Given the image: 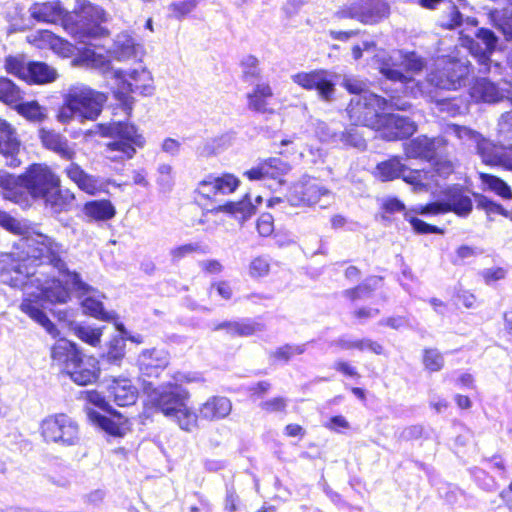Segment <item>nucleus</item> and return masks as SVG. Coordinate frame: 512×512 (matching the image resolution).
<instances>
[{
	"label": "nucleus",
	"instance_id": "nucleus-1",
	"mask_svg": "<svg viewBox=\"0 0 512 512\" xmlns=\"http://www.w3.org/2000/svg\"><path fill=\"white\" fill-rule=\"evenodd\" d=\"M0 226L20 236L16 250L0 259V282L24 291L20 305L23 313L41 325L53 337L58 330L41 309V302L66 303L71 290H86L76 273L63 261L61 244L36 230L25 220L0 213Z\"/></svg>",
	"mask_w": 512,
	"mask_h": 512
},
{
	"label": "nucleus",
	"instance_id": "nucleus-2",
	"mask_svg": "<svg viewBox=\"0 0 512 512\" xmlns=\"http://www.w3.org/2000/svg\"><path fill=\"white\" fill-rule=\"evenodd\" d=\"M32 18L48 22H62L75 39L84 41V37L96 38L105 34L106 30L101 26L105 20L102 9L90 3L82 2L77 11L67 14L58 1L35 3L29 9Z\"/></svg>",
	"mask_w": 512,
	"mask_h": 512
},
{
	"label": "nucleus",
	"instance_id": "nucleus-3",
	"mask_svg": "<svg viewBox=\"0 0 512 512\" xmlns=\"http://www.w3.org/2000/svg\"><path fill=\"white\" fill-rule=\"evenodd\" d=\"M387 102L374 93H366L357 101H352L349 115L352 120L360 122L381 133L386 140L408 137L416 131L414 122L395 114H382Z\"/></svg>",
	"mask_w": 512,
	"mask_h": 512
},
{
	"label": "nucleus",
	"instance_id": "nucleus-4",
	"mask_svg": "<svg viewBox=\"0 0 512 512\" xmlns=\"http://www.w3.org/2000/svg\"><path fill=\"white\" fill-rule=\"evenodd\" d=\"M144 393L147 402L173 420L180 429L191 432L198 428V415L186 404L189 398L187 391L172 384L154 388L149 383L144 387Z\"/></svg>",
	"mask_w": 512,
	"mask_h": 512
},
{
	"label": "nucleus",
	"instance_id": "nucleus-5",
	"mask_svg": "<svg viewBox=\"0 0 512 512\" xmlns=\"http://www.w3.org/2000/svg\"><path fill=\"white\" fill-rule=\"evenodd\" d=\"M19 179L18 190L24 187L33 198L42 199L54 213L66 210L74 198L60 190L59 178L46 165H32Z\"/></svg>",
	"mask_w": 512,
	"mask_h": 512
},
{
	"label": "nucleus",
	"instance_id": "nucleus-6",
	"mask_svg": "<svg viewBox=\"0 0 512 512\" xmlns=\"http://www.w3.org/2000/svg\"><path fill=\"white\" fill-rule=\"evenodd\" d=\"M106 96L84 84L71 86L63 95V103L57 113V120L63 124L74 119L80 122L94 121L102 112Z\"/></svg>",
	"mask_w": 512,
	"mask_h": 512
},
{
	"label": "nucleus",
	"instance_id": "nucleus-7",
	"mask_svg": "<svg viewBox=\"0 0 512 512\" xmlns=\"http://www.w3.org/2000/svg\"><path fill=\"white\" fill-rule=\"evenodd\" d=\"M81 398L86 402L85 412L89 421L102 428L109 435L123 437L127 431V417L118 412H112L111 417H106L97 412L93 407L105 410L108 406L104 396L96 390H87L81 393Z\"/></svg>",
	"mask_w": 512,
	"mask_h": 512
},
{
	"label": "nucleus",
	"instance_id": "nucleus-8",
	"mask_svg": "<svg viewBox=\"0 0 512 512\" xmlns=\"http://www.w3.org/2000/svg\"><path fill=\"white\" fill-rule=\"evenodd\" d=\"M40 434L46 443L73 446L80 440L78 423L65 413L46 416L40 423Z\"/></svg>",
	"mask_w": 512,
	"mask_h": 512
},
{
	"label": "nucleus",
	"instance_id": "nucleus-9",
	"mask_svg": "<svg viewBox=\"0 0 512 512\" xmlns=\"http://www.w3.org/2000/svg\"><path fill=\"white\" fill-rule=\"evenodd\" d=\"M100 297L101 296L96 293L88 295L82 300L81 306L84 314L101 321L110 322L114 325L116 331L119 333V337L111 342L108 356L110 359L117 361L125 356V325L120 321L119 316L114 311L104 310Z\"/></svg>",
	"mask_w": 512,
	"mask_h": 512
},
{
	"label": "nucleus",
	"instance_id": "nucleus-10",
	"mask_svg": "<svg viewBox=\"0 0 512 512\" xmlns=\"http://www.w3.org/2000/svg\"><path fill=\"white\" fill-rule=\"evenodd\" d=\"M390 15V5L385 1L357 0L341 6L333 15L336 21L356 19L364 25H375Z\"/></svg>",
	"mask_w": 512,
	"mask_h": 512
},
{
	"label": "nucleus",
	"instance_id": "nucleus-11",
	"mask_svg": "<svg viewBox=\"0 0 512 512\" xmlns=\"http://www.w3.org/2000/svg\"><path fill=\"white\" fill-rule=\"evenodd\" d=\"M108 53L109 55L105 56L96 47L88 45L83 49H78V53L72 59L71 64L74 67L94 69L103 75H110L113 79L124 85L125 75L120 69H117L113 66L112 59L119 60L120 57H125V49H122L120 55L118 56H114L112 52Z\"/></svg>",
	"mask_w": 512,
	"mask_h": 512
},
{
	"label": "nucleus",
	"instance_id": "nucleus-12",
	"mask_svg": "<svg viewBox=\"0 0 512 512\" xmlns=\"http://www.w3.org/2000/svg\"><path fill=\"white\" fill-rule=\"evenodd\" d=\"M239 184V179L229 173L220 176L207 175L197 183L194 190L195 200L204 205L214 202L217 196L233 193Z\"/></svg>",
	"mask_w": 512,
	"mask_h": 512
},
{
	"label": "nucleus",
	"instance_id": "nucleus-13",
	"mask_svg": "<svg viewBox=\"0 0 512 512\" xmlns=\"http://www.w3.org/2000/svg\"><path fill=\"white\" fill-rule=\"evenodd\" d=\"M378 177L382 181H390L398 177L415 187V189L427 188L430 186L428 172L420 170H408L399 160L394 157L382 162L377 166Z\"/></svg>",
	"mask_w": 512,
	"mask_h": 512
},
{
	"label": "nucleus",
	"instance_id": "nucleus-14",
	"mask_svg": "<svg viewBox=\"0 0 512 512\" xmlns=\"http://www.w3.org/2000/svg\"><path fill=\"white\" fill-rule=\"evenodd\" d=\"M291 79L305 90H316L318 96L324 101H331L334 96L335 83L333 75L325 69L299 72L292 75Z\"/></svg>",
	"mask_w": 512,
	"mask_h": 512
},
{
	"label": "nucleus",
	"instance_id": "nucleus-15",
	"mask_svg": "<svg viewBox=\"0 0 512 512\" xmlns=\"http://www.w3.org/2000/svg\"><path fill=\"white\" fill-rule=\"evenodd\" d=\"M424 67L423 60L415 53L394 52L387 62L380 67L381 73L387 78L399 81H409L411 77L403 73H417Z\"/></svg>",
	"mask_w": 512,
	"mask_h": 512
},
{
	"label": "nucleus",
	"instance_id": "nucleus-16",
	"mask_svg": "<svg viewBox=\"0 0 512 512\" xmlns=\"http://www.w3.org/2000/svg\"><path fill=\"white\" fill-rule=\"evenodd\" d=\"M63 373L77 385L85 386L97 381L100 374L99 362L93 356L80 354L67 365Z\"/></svg>",
	"mask_w": 512,
	"mask_h": 512
},
{
	"label": "nucleus",
	"instance_id": "nucleus-17",
	"mask_svg": "<svg viewBox=\"0 0 512 512\" xmlns=\"http://www.w3.org/2000/svg\"><path fill=\"white\" fill-rule=\"evenodd\" d=\"M472 210L471 199L459 190L450 191L446 200L436 201L421 208L420 213L443 214L449 211L459 216H467Z\"/></svg>",
	"mask_w": 512,
	"mask_h": 512
},
{
	"label": "nucleus",
	"instance_id": "nucleus-18",
	"mask_svg": "<svg viewBox=\"0 0 512 512\" xmlns=\"http://www.w3.org/2000/svg\"><path fill=\"white\" fill-rule=\"evenodd\" d=\"M27 42L38 49H50L63 58L75 54L74 46L48 30H38L27 36Z\"/></svg>",
	"mask_w": 512,
	"mask_h": 512
},
{
	"label": "nucleus",
	"instance_id": "nucleus-19",
	"mask_svg": "<svg viewBox=\"0 0 512 512\" xmlns=\"http://www.w3.org/2000/svg\"><path fill=\"white\" fill-rule=\"evenodd\" d=\"M21 146L16 128L0 118V154L7 159V165L18 167L21 164V160L17 157Z\"/></svg>",
	"mask_w": 512,
	"mask_h": 512
},
{
	"label": "nucleus",
	"instance_id": "nucleus-20",
	"mask_svg": "<svg viewBox=\"0 0 512 512\" xmlns=\"http://www.w3.org/2000/svg\"><path fill=\"white\" fill-rule=\"evenodd\" d=\"M327 193L328 191L316 179L307 178L293 185L288 201L294 206L301 203L313 205L318 203L320 197Z\"/></svg>",
	"mask_w": 512,
	"mask_h": 512
},
{
	"label": "nucleus",
	"instance_id": "nucleus-21",
	"mask_svg": "<svg viewBox=\"0 0 512 512\" xmlns=\"http://www.w3.org/2000/svg\"><path fill=\"white\" fill-rule=\"evenodd\" d=\"M446 147V140L442 137H417L405 144V153L409 158H424L430 160L441 153Z\"/></svg>",
	"mask_w": 512,
	"mask_h": 512
},
{
	"label": "nucleus",
	"instance_id": "nucleus-22",
	"mask_svg": "<svg viewBox=\"0 0 512 512\" xmlns=\"http://www.w3.org/2000/svg\"><path fill=\"white\" fill-rule=\"evenodd\" d=\"M290 170V166L278 158H270L247 170L244 175L250 180L274 179L282 184L281 177Z\"/></svg>",
	"mask_w": 512,
	"mask_h": 512
},
{
	"label": "nucleus",
	"instance_id": "nucleus-23",
	"mask_svg": "<svg viewBox=\"0 0 512 512\" xmlns=\"http://www.w3.org/2000/svg\"><path fill=\"white\" fill-rule=\"evenodd\" d=\"M449 129L460 138L463 137V135L474 138L477 141L478 153L480 154L483 162H485L486 164L503 166L502 162L487 161V159H485V156L486 155L489 156V154L490 155H501V156L503 155V158L509 157V152H510L511 147L497 146L487 139H482V138L480 139V137L478 135L474 134L472 131H470L466 128H461L456 125L449 127Z\"/></svg>",
	"mask_w": 512,
	"mask_h": 512
},
{
	"label": "nucleus",
	"instance_id": "nucleus-24",
	"mask_svg": "<svg viewBox=\"0 0 512 512\" xmlns=\"http://www.w3.org/2000/svg\"><path fill=\"white\" fill-rule=\"evenodd\" d=\"M231 411L232 403L228 398L213 396L200 406L199 415L204 420L218 421L226 418Z\"/></svg>",
	"mask_w": 512,
	"mask_h": 512
},
{
	"label": "nucleus",
	"instance_id": "nucleus-25",
	"mask_svg": "<svg viewBox=\"0 0 512 512\" xmlns=\"http://www.w3.org/2000/svg\"><path fill=\"white\" fill-rule=\"evenodd\" d=\"M155 85L151 72L142 64L130 69V92L143 96H151Z\"/></svg>",
	"mask_w": 512,
	"mask_h": 512
},
{
	"label": "nucleus",
	"instance_id": "nucleus-26",
	"mask_svg": "<svg viewBox=\"0 0 512 512\" xmlns=\"http://www.w3.org/2000/svg\"><path fill=\"white\" fill-rule=\"evenodd\" d=\"M447 74L432 75L430 81L442 89H456L460 79L466 74V68L457 61H449L443 68Z\"/></svg>",
	"mask_w": 512,
	"mask_h": 512
},
{
	"label": "nucleus",
	"instance_id": "nucleus-27",
	"mask_svg": "<svg viewBox=\"0 0 512 512\" xmlns=\"http://www.w3.org/2000/svg\"><path fill=\"white\" fill-rule=\"evenodd\" d=\"M81 352L77 348L76 344L65 339L61 338L56 341L51 350V357L53 362L61 368V370H65L67 365L70 362H73Z\"/></svg>",
	"mask_w": 512,
	"mask_h": 512
},
{
	"label": "nucleus",
	"instance_id": "nucleus-28",
	"mask_svg": "<svg viewBox=\"0 0 512 512\" xmlns=\"http://www.w3.org/2000/svg\"><path fill=\"white\" fill-rule=\"evenodd\" d=\"M39 135L43 145L46 148L56 152L65 159L73 158V148L69 145L68 141L60 134L46 129H41Z\"/></svg>",
	"mask_w": 512,
	"mask_h": 512
},
{
	"label": "nucleus",
	"instance_id": "nucleus-29",
	"mask_svg": "<svg viewBox=\"0 0 512 512\" xmlns=\"http://www.w3.org/2000/svg\"><path fill=\"white\" fill-rule=\"evenodd\" d=\"M273 97L272 87L265 82L258 83L251 92L247 94L248 107L256 112L265 113L270 111L269 99Z\"/></svg>",
	"mask_w": 512,
	"mask_h": 512
},
{
	"label": "nucleus",
	"instance_id": "nucleus-30",
	"mask_svg": "<svg viewBox=\"0 0 512 512\" xmlns=\"http://www.w3.org/2000/svg\"><path fill=\"white\" fill-rule=\"evenodd\" d=\"M140 370L146 375L152 376L158 374V369L164 368L168 364V355L164 351H145L138 358Z\"/></svg>",
	"mask_w": 512,
	"mask_h": 512
},
{
	"label": "nucleus",
	"instance_id": "nucleus-31",
	"mask_svg": "<svg viewBox=\"0 0 512 512\" xmlns=\"http://www.w3.org/2000/svg\"><path fill=\"white\" fill-rule=\"evenodd\" d=\"M26 81L35 84H45L57 79V71L43 62H32L28 64Z\"/></svg>",
	"mask_w": 512,
	"mask_h": 512
},
{
	"label": "nucleus",
	"instance_id": "nucleus-32",
	"mask_svg": "<svg viewBox=\"0 0 512 512\" xmlns=\"http://www.w3.org/2000/svg\"><path fill=\"white\" fill-rule=\"evenodd\" d=\"M470 95L475 101L494 103L500 100L501 95L496 86L486 79L477 80L471 87Z\"/></svg>",
	"mask_w": 512,
	"mask_h": 512
},
{
	"label": "nucleus",
	"instance_id": "nucleus-33",
	"mask_svg": "<svg viewBox=\"0 0 512 512\" xmlns=\"http://www.w3.org/2000/svg\"><path fill=\"white\" fill-rule=\"evenodd\" d=\"M13 108L27 121L40 123L47 118V109L37 101L17 102Z\"/></svg>",
	"mask_w": 512,
	"mask_h": 512
},
{
	"label": "nucleus",
	"instance_id": "nucleus-34",
	"mask_svg": "<svg viewBox=\"0 0 512 512\" xmlns=\"http://www.w3.org/2000/svg\"><path fill=\"white\" fill-rule=\"evenodd\" d=\"M85 214L95 220H106L111 218L115 211L108 201L89 202L84 207Z\"/></svg>",
	"mask_w": 512,
	"mask_h": 512
},
{
	"label": "nucleus",
	"instance_id": "nucleus-35",
	"mask_svg": "<svg viewBox=\"0 0 512 512\" xmlns=\"http://www.w3.org/2000/svg\"><path fill=\"white\" fill-rule=\"evenodd\" d=\"M74 334L83 342L96 347L101 342L103 328L77 324L73 328Z\"/></svg>",
	"mask_w": 512,
	"mask_h": 512
},
{
	"label": "nucleus",
	"instance_id": "nucleus-36",
	"mask_svg": "<svg viewBox=\"0 0 512 512\" xmlns=\"http://www.w3.org/2000/svg\"><path fill=\"white\" fill-rule=\"evenodd\" d=\"M109 392L113 401L125 408L128 404V381L126 378H114L109 385Z\"/></svg>",
	"mask_w": 512,
	"mask_h": 512
},
{
	"label": "nucleus",
	"instance_id": "nucleus-37",
	"mask_svg": "<svg viewBox=\"0 0 512 512\" xmlns=\"http://www.w3.org/2000/svg\"><path fill=\"white\" fill-rule=\"evenodd\" d=\"M21 99V92L14 83L7 78H0V101L13 107Z\"/></svg>",
	"mask_w": 512,
	"mask_h": 512
},
{
	"label": "nucleus",
	"instance_id": "nucleus-38",
	"mask_svg": "<svg viewBox=\"0 0 512 512\" xmlns=\"http://www.w3.org/2000/svg\"><path fill=\"white\" fill-rule=\"evenodd\" d=\"M19 182V177H15L4 170H0V187L4 190L5 198L14 202L19 201Z\"/></svg>",
	"mask_w": 512,
	"mask_h": 512
},
{
	"label": "nucleus",
	"instance_id": "nucleus-39",
	"mask_svg": "<svg viewBox=\"0 0 512 512\" xmlns=\"http://www.w3.org/2000/svg\"><path fill=\"white\" fill-rule=\"evenodd\" d=\"M462 22V15L458 8L451 3L445 5L444 10L441 12L439 17L440 25L447 29H453L457 26H460Z\"/></svg>",
	"mask_w": 512,
	"mask_h": 512
},
{
	"label": "nucleus",
	"instance_id": "nucleus-40",
	"mask_svg": "<svg viewBox=\"0 0 512 512\" xmlns=\"http://www.w3.org/2000/svg\"><path fill=\"white\" fill-rule=\"evenodd\" d=\"M109 133L111 135L117 134L120 135L119 141L111 142L107 145L108 151H118L122 154H126L128 143H127V136H126V126L122 124H113L109 128Z\"/></svg>",
	"mask_w": 512,
	"mask_h": 512
},
{
	"label": "nucleus",
	"instance_id": "nucleus-41",
	"mask_svg": "<svg viewBox=\"0 0 512 512\" xmlns=\"http://www.w3.org/2000/svg\"><path fill=\"white\" fill-rule=\"evenodd\" d=\"M481 178L483 183H485L491 190L496 192L499 196L506 199L511 198L512 192L508 185L503 180L489 174H481Z\"/></svg>",
	"mask_w": 512,
	"mask_h": 512
},
{
	"label": "nucleus",
	"instance_id": "nucleus-42",
	"mask_svg": "<svg viewBox=\"0 0 512 512\" xmlns=\"http://www.w3.org/2000/svg\"><path fill=\"white\" fill-rule=\"evenodd\" d=\"M243 76L246 80L257 79L261 75L259 60L253 55H247L241 60Z\"/></svg>",
	"mask_w": 512,
	"mask_h": 512
},
{
	"label": "nucleus",
	"instance_id": "nucleus-43",
	"mask_svg": "<svg viewBox=\"0 0 512 512\" xmlns=\"http://www.w3.org/2000/svg\"><path fill=\"white\" fill-rule=\"evenodd\" d=\"M5 69L9 74H12L22 80L26 81L28 73V64L26 65L21 59L16 57H7L5 60Z\"/></svg>",
	"mask_w": 512,
	"mask_h": 512
},
{
	"label": "nucleus",
	"instance_id": "nucleus-44",
	"mask_svg": "<svg viewBox=\"0 0 512 512\" xmlns=\"http://www.w3.org/2000/svg\"><path fill=\"white\" fill-rule=\"evenodd\" d=\"M342 347L345 349L355 348V349H358L361 351L368 349L377 355H380L383 353L382 345L379 344L378 342L372 341L370 339H362V340H357V341H353V342H344Z\"/></svg>",
	"mask_w": 512,
	"mask_h": 512
},
{
	"label": "nucleus",
	"instance_id": "nucleus-45",
	"mask_svg": "<svg viewBox=\"0 0 512 512\" xmlns=\"http://www.w3.org/2000/svg\"><path fill=\"white\" fill-rule=\"evenodd\" d=\"M492 17L503 34L508 39H512V12L508 14L507 12L495 11Z\"/></svg>",
	"mask_w": 512,
	"mask_h": 512
},
{
	"label": "nucleus",
	"instance_id": "nucleus-46",
	"mask_svg": "<svg viewBox=\"0 0 512 512\" xmlns=\"http://www.w3.org/2000/svg\"><path fill=\"white\" fill-rule=\"evenodd\" d=\"M147 145V138L143 130L130 125V158L131 152L135 153L137 150H142Z\"/></svg>",
	"mask_w": 512,
	"mask_h": 512
},
{
	"label": "nucleus",
	"instance_id": "nucleus-47",
	"mask_svg": "<svg viewBox=\"0 0 512 512\" xmlns=\"http://www.w3.org/2000/svg\"><path fill=\"white\" fill-rule=\"evenodd\" d=\"M423 363L431 372L439 371L443 367V358L441 354L433 349L425 350Z\"/></svg>",
	"mask_w": 512,
	"mask_h": 512
},
{
	"label": "nucleus",
	"instance_id": "nucleus-48",
	"mask_svg": "<svg viewBox=\"0 0 512 512\" xmlns=\"http://www.w3.org/2000/svg\"><path fill=\"white\" fill-rule=\"evenodd\" d=\"M343 86L350 92L359 94L354 97L351 101H357L359 98H362L364 94L370 93L369 91L364 90V83L358 79L345 77L343 80ZM352 102H350L348 106V111L350 110Z\"/></svg>",
	"mask_w": 512,
	"mask_h": 512
},
{
	"label": "nucleus",
	"instance_id": "nucleus-49",
	"mask_svg": "<svg viewBox=\"0 0 512 512\" xmlns=\"http://www.w3.org/2000/svg\"><path fill=\"white\" fill-rule=\"evenodd\" d=\"M196 6L194 0H185L177 3H173L170 6L173 16L176 18H182L189 14Z\"/></svg>",
	"mask_w": 512,
	"mask_h": 512
},
{
	"label": "nucleus",
	"instance_id": "nucleus-50",
	"mask_svg": "<svg viewBox=\"0 0 512 512\" xmlns=\"http://www.w3.org/2000/svg\"><path fill=\"white\" fill-rule=\"evenodd\" d=\"M257 229L262 236L271 235L274 230L272 215L268 213L262 214L257 221Z\"/></svg>",
	"mask_w": 512,
	"mask_h": 512
},
{
	"label": "nucleus",
	"instance_id": "nucleus-51",
	"mask_svg": "<svg viewBox=\"0 0 512 512\" xmlns=\"http://www.w3.org/2000/svg\"><path fill=\"white\" fill-rule=\"evenodd\" d=\"M228 331L231 334H237L240 336H249L256 331V327L253 324L247 323H229L226 325Z\"/></svg>",
	"mask_w": 512,
	"mask_h": 512
},
{
	"label": "nucleus",
	"instance_id": "nucleus-52",
	"mask_svg": "<svg viewBox=\"0 0 512 512\" xmlns=\"http://www.w3.org/2000/svg\"><path fill=\"white\" fill-rule=\"evenodd\" d=\"M477 37L485 44L484 54H490L494 50L497 42V38L493 32L487 29H480L477 33Z\"/></svg>",
	"mask_w": 512,
	"mask_h": 512
},
{
	"label": "nucleus",
	"instance_id": "nucleus-53",
	"mask_svg": "<svg viewBox=\"0 0 512 512\" xmlns=\"http://www.w3.org/2000/svg\"><path fill=\"white\" fill-rule=\"evenodd\" d=\"M269 272V263L263 258H256L250 264V274L254 277H261Z\"/></svg>",
	"mask_w": 512,
	"mask_h": 512
},
{
	"label": "nucleus",
	"instance_id": "nucleus-54",
	"mask_svg": "<svg viewBox=\"0 0 512 512\" xmlns=\"http://www.w3.org/2000/svg\"><path fill=\"white\" fill-rule=\"evenodd\" d=\"M254 213L255 207L247 197H245L242 201L237 202V216L241 220H246Z\"/></svg>",
	"mask_w": 512,
	"mask_h": 512
},
{
	"label": "nucleus",
	"instance_id": "nucleus-55",
	"mask_svg": "<svg viewBox=\"0 0 512 512\" xmlns=\"http://www.w3.org/2000/svg\"><path fill=\"white\" fill-rule=\"evenodd\" d=\"M303 353V348L300 346L286 345L280 347L274 352V356L281 360H289L291 356Z\"/></svg>",
	"mask_w": 512,
	"mask_h": 512
},
{
	"label": "nucleus",
	"instance_id": "nucleus-56",
	"mask_svg": "<svg viewBox=\"0 0 512 512\" xmlns=\"http://www.w3.org/2000/svg\"><path fill=\"white\" fill-rule=\"evenodd\" d=\"M181 149V143L179 140L174 138H165L161 143L162 152L170 155L176 156L179 154Z\"/></svg>",
	"mask_w": 512,
	"mask_h": 512
},
{
	"label": "nucleus",
	"instance_id": "nucleus-57",
	"mask_svg": "<svg viewBox=\"0 0 512 512\" xmlns=\"http://www.w3.org/2000/svg\"><path fill=\"white\" fill-rule=\"evenodd\" d=\"M159 182L170 187L172 185L173 167L170 164L163 163L158 167Z\"/></svg>",
	"mask_w": 512,
	"mask_h": 512
},
{
	"label": "nucleus",
	"instance_id": "nucleus-58",
	"mask_svg": "<svg viewBox=\"0 0 512 512\" xmlns=\"http://www.w3.org/2000/svg\"><path fill=\"white\" fill-rule=\"evenodd\" d=\"M408 221L410 222L413 229L418 233H436V232H438V229L436 227L431 226L418 218L410 217V218H408Z\"/></svg>",
	"mask_w": 512,
	"mask_h": 512
},
{
	"label": "nucleus",
	"instance_id": "nucleus-59",
	"mask_svg": "<svg viewBox=\"0 0 512 512\" xmlns=\"http://www.w3.org/2000/svg\"><path fill=\"white\" fill-rule=\"evenodd\" d=\"M78 187L86 193L93 195L100 189V184L95 178L86 175L85 178L78 184Z\"/></svg>",
	"mask_w": 512,
	"mask_h": 512
},
{
	"label": "nucleus",
	"instance_id": "nucleus-60",
	"mask_svg": "<svg viewBox=\"0 0 512 512\" xmlns=\"http://www.w3.org/2000/svg\"><path fill=\"white\" fill-rule=\"evenodd\" d=\"M342 140L345 144L362 148L365 146L364 139L354 130L348 131L343 134Z\"/></svg>",
	"mask_w": 512,
	"mask_h": 512
},
{
	"label": "nucleus",
	"instance_id": "nucleus-61",
	"mask_svg": "<svg viewBox=\"0 0 512 512\" xmlns=\"http://www.w3.org/2000/svg\"><path fill=\"white\" fill-rule=\"evenodd\" d=\"M325 427L339 432L340 430H346L350 428L349 422L343 416H334L332 417L328 423L325 424Z\"/></svg>",
	"mask_w": 512,
	"mask_h": 512
},
{
	"label": "nucleus",
	"instance_id": "nucleus-62",
	"mask_svg": "<svg viewBox=\"0 0 512 512\" xmlns=\"http://www.w3.org/2000/svg\"><path fill=\"white\" fill-rule=\"evenodd\" d=\"M198 246L195 244H185L181 245L179 247H176L171 250V256L174 260H178L188 254H191L195 251H197Z\"/></svg>",
	"mask_w": 512,
	"mask_h": 512
},
{
	"label": "nucleus",
	"instance_id": "nucleus-63",
	"mask_svg": "<svg viewBox=\"0 0 512 512\" xmlns=\"http://www.w3.org/2000/svg\"><path fill=\"white\" fill-rule=\"evenodd\" d=\"M286 406L283 398H274L262 404V408L268 412L282 411Z\"/></svg>",
	"mask_w": 512,
	"mask_h": 512
},
{
	"label": "nucleus",
	"instance_id": "nucleus-64",
	"mask_svg": "<svg viewBox=\"0 0 512 512\" xmlns=\"http://www.w3.org/2000/svg\"><path fill=\"white\" fill-rule=\"evenodd\" d=\"M68 177L77 185L85 178L87 174L76 164H70L67 168Z\"/></svg>",
	"mask_w": 512,
	"mask_h": 512
}]
</instances>
